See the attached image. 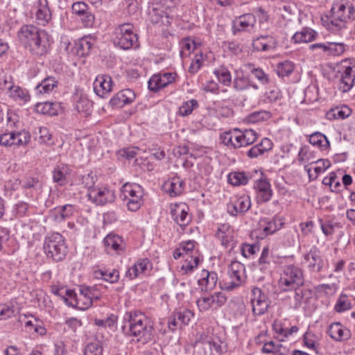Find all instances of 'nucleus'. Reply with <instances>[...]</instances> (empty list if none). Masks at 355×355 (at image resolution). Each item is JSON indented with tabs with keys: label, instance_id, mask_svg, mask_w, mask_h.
<instances>
[{
	"label": "nucleus",
	"instance_id": "27",
	"mask_svg": "<svg viewBox=\"0 0 355 355\" xmlns=\"http://www.w3.org/2000/svg\"><path fill=\"white\" fill-rule=\"evenodd\" d=\"M318 33L309 27H304L300 31L296 32L292 37L294 43H308L315 40Z\"/></svg>",
	"mask_w": 355,
	"mask_h": 355
},
{
	"label": "nucleus",
	"instance_id": "41",
	"mask_svg": "<svg viewBox=\"0 0 355 355\" xmlns=\"http://www.w3.org/2000/svg\"><path fill=\"white\" fill-rule=\"evenodd\" d=\"M294 69L293 63L291 61H284L277 64L276 71L279 77L289 76Z\"/></svg>",
	"mask_w": 355,
	"mask_h": 355
},
{
	"label": "nucleus",
	"instance_id": "47",
	"mask_svg": "<svg viewBox=\"0 0 355 355\" xmlns=\"http://www.w3.org/2000/svg\"><path fill=\"white\" fill-rule=\"evenodd\" d=\"M214 73L218 78V81L225 86H229L232 81L230 72L226 69L216 70Z\"/></svg>",
	"mask_w": 355,
	"mask_h": 355
},
{
	"label": "nucleus",
	"instance_id": "17",
	"mask_svg": "<svg viewBox=\"0 0 355 355\" xmlns=\"http://www.w3.org/2000/svg\"><path fill=\"white\" fill-rule=\"evenodd\" d=\"M175 76L176 74L173 73L155 74L148 80V89L153 92H157L161 88L172 83L175 80Z\"/></svg>",
	"mask_w": 355,
	"mask_h": 355
},
{
	"label": "nucleus",
	"instance_id": "32",
	"mask_svg": "<svg viewBox=\"0 0 355 355\" xmlns=\"http://www.w3.org/2000/svg\"><path fill=\"white\" fill-rule=\"evenodd\" d=\"M94 40L90 36H85L81 38L76 43L77 53L82 56L89 55L94 46Z\"/></svg>",
	"mask_w": 355,
	"mask_h": 355
},
{
	"label": "nucleus",
	"instance_id": "28",
	"mask_svg": "<svg viewBox=\"0 0 355 355\" xmlns=\"http://www.w3.org/2000/svg\"><path fill=\"white\" fill-rule=\"evenodd\" d=\"M151 268V263L148 259H139L132 267L126 272V276L130 279L136 278L139 274L144 273L148 268Z\"/></svg>",
	"mask_w": 355,
	"mask_h": 355
},
{
	"label": "nucleus",
	"instance_id": "30",
	"mask_svg": "<svg viewBox=\"0 0 355 355\" xmlns=\"http://www.w3.org/2000/svg\"><path fill=\"white\" fill-rule=\"evenodd\" d=\"M216 236L225 248L228 247L234 241L232 230L230 228V225L227 223L222 224L218 227Z\"/></svg>",
	"mask_w": 355,
	"mask_h": 355
},
{
	"label": "nucleus",
	"instance_id": "1",
	"mask_svg": "<svg viewBox=\"0 0 355 355\" xmlns=\"http://www.w3.org/2000/svg\"><path fill=\"white\" fill-rule=\"evenodd\" d=\"M122 330L126 335L136 338L137 342L143 345L153 340L155 335L153 322L138 311L125 313Z\"/></svg>",
	"mask_w": 355,
	"mask_h": 355
},
{
	"label": "nucleus",
	"instance_id": "4",
	"mask_svg": "<svg viewBox=\"0 0 355 355\" xmlns=\"http://www.w3.org/2000/svg\"><path fill=\"white\" fill-rule=\"evenodd\" d=\"M112 42L114 46L123 50L139 46L138 36L133 31L131 24H123L116 27L112 35Z\"/></svg>",
	"mask_w": 355,
	"mask_h": 355
},
{
	"label": "nucleus",
	"instance_id": "25",
	"mask_svg": "<svg viewBox=\"0 0 355 355\" xmlns=\"http://www.w3.org/2000/svg\"><path fill=\"white\" fill-rule=\"evenodd\" d=\"M103 244L105 250L107 254L119 253L124 248L121 237L114 234H108L103 239Z\"/></svg>",
	"mask_w": 355,
	"mask_h": 355
},
{
	"label": "nucleus",
	"instance_id": "35",
	"mask_svg": "<svg viewBox=\"0 0 355 355\" xmlns=\"http://www.w3.org/2000/svg\"><path fill=\"white\" fill-rule=\"evenodd\" d=\"M74 211V207L72 205L67 204L62 207H58L55 209L54 218L58 222H61L67 218L71 217Z\"/></svg>",
	"mask_w": 355,
	"mask_h": 355
},
{
	"label": "nucleus",
	"instance_id": "31",
	"mask_svg": "<svg viewBox=\"0 0 355 355\" xmlns=\"http://www.w3.org/2000/svg\"><path fill=\"white\" fill-rule=\"evenodd\" d=\"M59 107L60 105L58 103L46 101L37 103L35 110L42 114L55 116L58 114Z\"/></svg>",
	"mask_w": 355,
	"mask_h": 355
},
{
	"label": "nucleus",
	"instance_id": "59",
	"mask_svg": "<svg viewBox=\"0 0 355 355\" xmlns=\"http://www.w3.org/2000/svg\"><path fill=\"white\" fill-rule=\"evenodd\" d=\"M14 83L10 76H3L0 77V89L6 90L8 92L12 89Z\"/></svg>",
	"mask_w": 355,
	"mask_h": 355
},
{
	"label": "nucleus",
	"instance_id": "26",
	"mask_svg": "<svg viewBox=\"0 0 355 355\" xmlns=\"http://www.w3.org/2000/svg\"><path fill=\"white\" fill-rule=\"evenodd\" d=\"M69 166L64 164L57 165L53 171V180L60 186H64L68 183L67 176L70 174Z\"/></svg>",
	"mask_w": 355,
	"mask_h": 355
},
{
	"label": "nucleus",
	"instance_id": "57",
	"mask_svg": "<svg viewBox=\"0 0 355 355\" xmlns=\"http://www.w3.org/2000/svg\"><path fill=\"white\" fill-rule=\"evenodd\" d=\"M270 259H269V249L268 247L264 248L262 250L261 257L259 259V263L261 267V270H266L268 268V266L270 265Z\"/></svg>",
	"mask_w": 355,
	"mask_h": 355
},
{
	"label": "nucleus",
	"instance_id": "38",
	"mask_svg": "<svg viewBox=\"0 0 355 355\" xmlns=\"http://www.w3.org/2000/svg\"><path fill=\"white\" fill-rule=\"evenodd\" d=\"M95 273L98 278L102 279L111 284L116 283L119 279V272L116 269H113L111 271L108 270H99L96 271Z\"/></svg>",
	"mask_w": 355,
	"mask_h": 355
},
{
	"label": "nucleus",
	"instance_id": "19",
	"mask_svg": "<svg viewBox=\"0 0 355 355\" xmlns=\"http://www.w3.org/2000/svg\"><path fill=\"white\" fill-rule=\"evenodd\" d=\"M217 282L218 275L216 272L202 270L201 277L198 280V284L202 291L209 292L215 288Z\"/></svg>",
	"mask_w": 355,
	"mask_h": 355
},
{
	"label": "nucleus",
	"instance_id": "46",
	"mask_svg": "<svg viewBox=\"0 0 355 355\" xmlns=\"http://www.w3.org/2000/svg\"><path fill=\"white\" fill-rule=\"evenodd\" d=\"M9 95L14 98L23 100L25 102L28 101L30 98L26 90L21 89L19 86H15V85L12 89L10 90Z\"/></svg>",
	"mask_w": 355,
	"mask_h": 355
},
{
	"label": "nucleus",
	"instance_id": "61",
	"mask_svg": "<svg viewBox=\"0 0 355 355\" xmlns=\"http://www.w3.org/2000/svg\"><path fill=\"white\" fill-rule=\"evenodd\" d=\"M241 131L237 129H235L233 131L232 134V141H233V146L234 148H239L242 146H244V143H243V138H242Z\"/></svg>",
	"mask_w": 355,
	"mask_h": 355
},
{
	"label": "nucleus",
	"instance_id": "18",
	"mask_svg": "<svg viewBox=\"0 0 355 355\" xmlns=\"http://www.w3.org/2000/svg\"><path fill=\"white\" fill-rule=\"evenodd\" d=\"M135 98V92L130 89H123L115 94L110 101V104L113 107H122L125 105L130 104Z\"/></svg>",
	"mask_w": 355,
	"mask_h": 355
},
{
	"label": "nucleus",
	"instance_id": "36",
	"mask_svg": "<svg viewBox=\"0 0 355 355\" xmlns=\"http://www.w3.org/2000/svg\"><path fill=\"white\" fill-rule=\"evenodd\" d=\"M309 142L313 146L319 147L321 150H326L329 146V141L327 137L319 132L310 135Z\"/></svg>",
	"mask_w": 355,
	"mask_h": 355
},
{
	"label": "nucleus",
	"instance_id": "6",
	"mask_svg": "<svg viewBox=\"0 0 355 355\" xmlns=\"http://www.w3.org/2000/svg\"><path fill=\"white\" fill-rule=\"evenodd\" d=\"M44 250L49 257L56 261H62L67 252L64 239L59 233H53L46 237Z\"/></svg>",
	"mask_w": 355,
	"mask_h": 355
},
{
	"label": "nucleus",
	"instance_id": "50",
	"mask_svg": "<svg viewBox=\"0 0 355 355\" xmlns=\"http://www.w3.org/2000/svg\"><path fill=\"white\" fill-rule=\"evenodd\" d=\"M282 225V223H278V221L275 218L267 221L266 226L263 229L265 235L267 236L275 233L281 228Z\"/></svg>",
	"mask_w": 355,
	"mask_h": 355
},
{
	"label": "nucleus",
	"instance_id": "12",
	"mask_svg": "<svg viewBox=\"0 0 355 355\" xmlns=\"http://www.w3.org/2000/svg\"><path fill=\"white\" fill-rule=\"evenodd\" d=\"M251 207V200L248 196H234L227 204V211L232 216L244 215Z\"/></svg>",
	"mask_w": 355,
	"mask_h": 355
},
{
	"label": "nucleus",
	"instance_id": "10",
	"mask_svg": "<svg viewBox=\"0 0 355 355\" xmlns=\"http://www.w3.org/2000/svg\"><path fill=\"white\" fill-rule=\"evenodd\" d=\"M88 199L98 206L112 203L115 200L113 190L105 187H97L87 194Z\"/></svg>",
	"mask_w": 355,
	"mask_h": 355
},
{
	"label": "nucleus",
	"instance_id": "58",
	"mask_svg": "<svg viewBox=\"0 0 355 355\" xmlns=\"http://www.w3.org/2000/svg\"><path fill=\"white\" fill-rule=\"evenodd\" d=\"M72 11L74 14L80 16L85 13L87 10H88L89 6L83 1H78L73 3L71 7Z\"/></svg>",
	"mask_w": 355,
	"mask_h": 355
},
{
	"label": "nucleus",
	"instance_id": "43",
	"mask_svg": "<svg viewBox=\"0 0 355 355\" xmlns=\"http://www.w3.org/2000/svg\"><path fill=\"white\" fill-rule=\"evenodd\" d=\"M198 107V103L195 99H191L184 102L179 107V114L182 116H187L191 114L193 110Z\"/></svg>",
	"mask_w": 355,
	"mask_h": 355
},
{
	"label": "nucleus",
	"instance_id": "9",
	"mask_svg": "<svg viewBox=\"0 0 355 355\" xmlns=\"http://www.w3.org/2000/svg\"><path fill=\"white\" fill-rule=\"evenodd\" d=\"M339 82L338 87L343 93L349 92L355 83V64H343L338 71Z\"/></svg>",
	"mask_w": 355,
	"mask_h": 355
},
{
	"label": "nucleus",
	"instance_id": "11",
	"mask_svg": "<svg viewBox=\"0 0 355 355\" xmlns=\"http://www.w3.org/2000/svg\"><path fill=\"white\" fill-rule=\"evenodd\" d=\"M304 263L311 273H319L324 266V261L321 255V252L316 247H312L310 250L304 255Z\"/></svg>",
	"mask_w": 355,
	"mask_h": 355
},
{
	"label": "nucleus",
	"instance_id": "23",
	"mask_svg": "<svg viewBox=\"0 0 355 355\" xmlns=\"http://www.w3.org/2000/svg\"><path fill=\"white\" fill-rule=\"evenodd\" d=\"M183 185L184 182L179 177L174 176L163 184L162 189L170 196L175 197L182 193Z\"/></svg>",
	"mask_w": 355,
	"mask_h": 355
},
{
	"label": "nucleus",
	"instance_id": "13",
	"mask_svg": "<svg viewBox=\"0 0 355 355\" xmlns=\"http://www.w3.org/2000/svg\"><path fill=\"white\" fill-rule=\"evenodd\" d=\"M252 295L251 304L253 314L254 315L264 314L269 306V300L267 295L260 288L255 287L252 290Z\"/></svg>",
	"mask_w": 355,
	"mask_h": 355
},
{
	"label": "nucleus",
	"instance_id": "3",
	"mask_svg": "<svg viewBox=\"0 0 355 355\" xmlns=\"http://www.w3.org/2000/svg\"><path fill=\"white\" fill-rule=\"evenodd\" d=\"M331 16L327 22V29L336 32L345 28L347 21L355 20V8L350 3H337L331 9Z\"/></svg>",
	"mask_w": 355,
	"mask_h": 355
},
{
	"label": "nucleus",
	"instance_id": "52",
	"mask_svg": "<svg viewBox=\"0 0 355 355\" xmlns=\"http://www.w3.org/2000/svg\"><path fill=\"white\" fill-rule=\"evenodd\" d=\"M135 189H139V184L125 183L121 187L120 198L123 200H126L129 198L130 192H135Z\"/></svg>",
	"mask_w": 355,
	"mask_h": 355
},
{
	"label": "nucleus",
	"instance_id": "15",
	"mask_svg": "<svg viewBox=\"0 0 355 355\" xmlns=\"http://www.w3.org/2000/svg\"><path fill=\"white\" fill-rule=\"evenodd\" d=\"M192 316V313L188 309L175 311L168 318V328L171 331H175L182 326L188 324Z\"/></svg>",
	"mask_w": 355,
	"mask_h": 355
},
{
	"label": "nucleus",
	"instance_id": "21",
	"mask_svg": "<svg viewBox=\"0 0 355 355\" xmlns=\"http://www.w3.org/2000/svg\"><path fill=\"white\" fill-rule=\"evenodd\" d=\"M35 17L37 24L42 26H45L51 19V12L47 0L37 1Z\"/></svg>",
	"mask_w": 355,
	"mask_h": 355
},
{
	"label": "nucleus",
	"instance_id": "45",
	"mask_svg": "<svg viewBox=\"0 0 355 355\" xmlns=\"http://www.w3.org/2000/svg\"><path fill=\"white\" fill-rule=\"evenodd\" d=\"M250 87V80L244 76L236 77L233 81V87L236 91H243Z\"/></svg>",
	"mask_w": 355,
	"mask_h": 355
},
{
	"label": "nucleus",
	"instance_id": "2",
	"mask_svg": "<svg viewBox=\"0 0 355 355\" xmlns=\"http://www.w3.org/2000/svg\"><path fill=\"white\" fill-rule=\"evenodd\" d=\"M20 42L33 54L42 55L49 47V36L44 31L33 25H24L18 32Z\"/></svg>",
	"mask_w": 355,
	"mask_h": 355
},
{
	"label": "nucleus",
	"instance_id": "14",
	"mask_svg": "<svg viewBox=\"0 0 355 355\" xmlns=\"http://www.w3.org/2000/svg\"><path fill=\"white\" fill-rule=\"evenodd\" d=\"M256 21L255 16L251 13H246L239 16L232 22V34L236 35L241 32L251 31L254 29Z\"/></svg>",
	"mask_w": 355,
	"mask_h": 355
},
{
	"label": "nucleus",
	"instance_id": "7",
	"mask_svg": "<svg viewBox=\"0 0 355 355\" xmlns=\"http://www.w3.org/2000/svg\"><path fill=\"white\" fill-rule=\"evenodd\" d=\"M229 272L231 281L223 284L220 283V286L223 290L232 291L241 286L246 280L245 267L239 261L231 262Z\"/></svg>",
	"mask_w": 355,
	"mask_h": 355
},
{
	"label": "nucleus",
	"instance_id": "56",
	"mask_svg": "<svg viewBox=\"0 0 355 355\" xmlns=\"http://www.w3.org/2000/svg\"><path fill=\"white\" fill-rule=\"evenodd\" d=\"M128 209L132 211H135L139 209L141 205V195L133 196V198L126 199Z\"/></svg>",
	"mask_w": 355,
	"mask_h": 355
},
{
	"label": "nucleus",
	"instance_id": "16",
	"mask_svg": "<svg viewBox=\"0 0 355 355\" xmlns=\"http://www.w3.org/2000/svg\"><path fill=\"white\" fill-rule=\"evenodd\" d=\"M309 49L319 50L327 55L335 56L343 53L345 50V44L343 42L315 43L309 46Z\"/></svg>",
	"mask_w": 355,
	"mask_h": 355
},
{
	"label": "nucleus",
	"instance_id": "8",
	"mask_svg": "<svg viewBox=\"0 0 355 355\" xmlns=\"http://www.w3.org/2000/svg\"><path fill=\"white\" fill-rule=\"evenodd\" d=\"M78 293L73 290H67L66 295L73 299L76 304L73 305L80 310H87L92 306L91 296L92 291L89 286H80L78 288Z\"/></svg>",
	"mask_w": 355,
	"mask_h": 355
},
{
	"label": "nucleus",
	"instance_id": "29",
	"mask_svg": "<svg viewBox=\"0 0 355 355\" xmlns=\"http://www.w3.org/2000/svg\"><path fill=\"white\" fill-rule=\"evenodd\" d=\"M329 335L335 340H346L350 337V331L344 328L339 322L332 324L328 331Z\"/></svg>",
	"mask_w": 355,
	"mask_h": 355
},
{
	"label": "nucleus",
	"instance_id": "22",
	"mask_svg": "<svg viewBox=\"0 0 355 355\" xmlns=\"http://www.w3.org/2000/svg\"><path fill=\"white\" fill-rule=\"evenodd\" d=\"M112 78L107 75H98L94 83V89L95 93L104 98L112 88Z\"/></svg>",
	"mask_w": 355,
	"mask_h": 355
},
{
	"label": "nucleus",
	"instance_id": "54",
	"mask_svg": "<svg viewBox=\"0 0 355 355\" xmlns=\"http://www.w3.org/2000/svg\"><path fill=\"white\" fill-rule=\"evenodd\" d=\"M214 309H218L224 305L227 301L225 295L221 292H216L211 295Z\"/></svg>",
	"mask_w": 355,
	"mask_h": 355
},
{
	"label": "nucleus",
	"instance_id": "63",
	"mask_svg": "<svg viewBox=\"0 0 355 355\" xmlns=\"http://www.w3.org/2000/svg\"><path fill=\"white\" fill-rule=\"evenodd\" d=\"M211 295L209 297H203L197 301L198 306L202 310H208L210 308H214Z\"/></svg>",
	"mask_w": 355,
	"mask_h": 355
},
{
	"label": "nucleus",
	"instance_id": "49",
	"mask_svg": "<svg viewBox=\"0 0 355 355\" xmlns=\"http://www.w3.org/2000/svg\"><path fill=\"white\" fill-rule=\"evenodd\" d=\"M243 143L245 146L252 144L257 139V132L252 129H246L244 131H241Z\"/></svg>",
	"mask_w": 355,
	"mask_h": 355
},
{
	"label": "nucleus",
	"instance_id": "53",
	"mask_svg": "<svg viewBox=\"0 0 355 355\" xmlns=\"http://www.w3.org/2000/svg\"><path fill=\"white\" fill-rule=\"evenodd\" d=\"M15 309L12 305L0 304V320H6L14 316Z\"/></svg>",
	"mask_w": 355,
	"mask_h": 355
},
{
	"label": "nucleus",
	"instance_id": "40",
	"mask_svg": "<svg viewBox=\"0 0 355 355\" xmlns=\"http://www.w3.org/2000/svg\"><path fill=\"white\" fill-rule=\"evenodd\" d=\"M270 117L271 114L270 112L266 110H260L250 114L246 119L248 122L255 123L261 121H266Z\"/></svg>",
	"mask_w": 355,
	"mask_h": 355
},
{
	"label": "nucleus",
	"instance_id": "51",
	"mask_svg": "<svg viewBox=\"0 0 355 355\" xmlns=\"http://www.w3.org/2000/svg\"><path fill=\"white\" fill-rule=\"evenodd\" d=\"M303 340L305 346L308 348L316 350L318 338L311 332H306L303 336Z\"/></svg>",
	"mask_w": 355,
	"mask_h": 355
},
{
	"label": "nucleus",
	"instance_id": "55",
	"mask_svg": "<svg viewBox=\"0 0 355 355\" xmlns=\"http://www.w3.org/2000/svg\"><path fill=\"white\" fill-rule=\"evenodd\" d=\"M315 163L318 164V166L314 168L315 175L313 178V179H315L320 173L324 172L331 166V163L328 159H319L315 162Z\"/></svg>",
	"mask_w": 355,
	"mask_h": 355
},
{
	"label": "nucleus",
	"instance_id": "62",
	"mask_svg": "<svg viewBox=\"0 0 355 355\" xmlns=\"http://www.w3.org/2000/svg\"><path fill=\"white\" fill-rule=\"evenodd\" d=\"M85 27H91L94 21V16L89 9L83 15L78 16Z\"/></svg>",
	"mask_w": 355,
	"mask_h": 355
},
{
	"label": "nucleus",
	"instance_id": "44",
	"mask_svg": "<svg viewBox=\"0 0 355 355\" xmlns=\"http://www.w3.org/2000/svg\"><path fill=\"white\" fill-rule=\"evenodd\" d=\"M320 228L322 230V233L326 236H331L336 228H338L340 225L337 223H334L332 221H322V220H320Z\"/></svg>",
	"mask_w": 355,
	"mask_h": 355
},
{
	"label": "nucleus",
	"instance_id": "42",
	"mask_svg": "<svg viewBox=\"0 0 355 355\" xmlns=\"http://www.w3.org/2000/svg\"><path fill=\"white\" fill-rule=\"evenodd\" d=\"M352 305L348 296L345 294H341L335 304L334 310L338 313H341L350 309Z\"/></svg>",
	"mask_w": 355,
	"mask_h": 355
},
{
	"label": "nucleus",
	"instance_id": "33",
	"mask_svg": "<svg viewBox=\"0 0 355 355\" xmlns=\"http://www.w3.org/2000/svg\"><path fill=\"white\" fill-rule=\"evenodd\" d=\"M58 81L53 76L45 78L40 84L37 85L36 90L40 94H49L57 87Z\"/></svg>",
	"mask_w": 355,
	"mask_h": 355
},
{
	"label": "nucleus",
	"instance_id": "20",
	"mask_svg": "<svg viewBox=\"0 0 355 355\" xmlns=\"http://www.w3.org/2000/svg\"><path fill=\"white\" fill-rule=\"evenodd\" d=\"M254 189L258 192L259 198L262 202H266L271 199L272 190L268 180L265 177H261L255 182Z\"/></svg>",
	"mask_w": 355,
	"mask_h": 355
},
{
	"label": "nucleus",
	"instance_id": "24",
	"mask_svg": "<svg viewBox=\"0 0 355 355\" xmlns=\"http://www.w3.org/2000/svg\"><path fill=\"white\" fill-rule=\"evenodd\" d=\"M187 210V206L184 204H181L175 205L171 211L173 220L180 226L184 227L191 221V217L189 216Z\"/></svg>",
	"mask_w": 355,
	"mask_h": 355
},
{
	"label": "nucleus",
	"instance_id": "5",
	"mask_svg": "<svg viewBox=\"0 0 355 355\" xmlns=\"http://www.w3.org/2000/svg\"><path fill=\"white\" fill-rule=\"evenodd\" d=\"M279 284L284 291L296 290L304 285L302 270L294 264L284 266Z\"/></svg>",
	"mask_w": 355,
	"mask_h": 355
},
{
	"label": "nucleus",
	"instance_id": "48",
	"mask_svg": "<svg viewBox=\"0 0 355 355\" xmlns=\"http://www.w3.org/2000/svg\"><path fill=\"white\" fill-rule=\"evenodd\" d=\"M250 72L263 85L269 83V78L264 71L261 68H255L253 65L250 66Z\"/></svg>",
	"mask_w": 355,
	"mask_h": 355
},
{
	"label": "nucleus",
	"instance_id": "34",
	"mask_svg": "<svg viewBox=\"0 0 355 355\" xmlns=\"http://www.w3.org/2000/svg\"><path fill=\"white\" fill-rule=\"evenodd\" d=\"M351 113V109L346 105L340 107H336L327 112V118L329 120L344 119L348 117Z\"/></svg>",
	"mask_w": 355,
	"mask_h": 355
},
{
	"label": "nucleus",
	"instance_id": "60",
	"mask_svg": "<svg viewBox=\"0 0 355 355\" xmlns=\"http://www.w3.org/2000/svg\"><path fill=\"white\" fill-rule=\"evenodd\" d=\"M263 39V36L260 35L253 40L252 47L254 51H270L267 44L266 43H264Z\"/></svg>",
	"mask_w": 355,
	"mask_h": 355
},
{
	"label": "nucleus",
	"instance_id": "37",
	"mask_svg": "<svg viewBox=\"0 0 355 355\" xmlns=\"http://www.w3.org/2000/svg\"><path fill=\"white\" fill-rule=\"evenodd\" d=\"M250 180V176L244 172H232L228 175V182L234 186L245 185Z\"/></svg>",
	"mask_w": 355,
	"mask_h": 355
},
{
	"label": "nucleus",
	"instance_id": "64",
	"mask_svg": "<svg viewBox=\"0 0 355 355\" xmlns=\"http://www.w3.org/2000/svg\"><path fill=\"white\" fill-rule=\"evenodd\" d=\"M103 353V348L98 343H90L87 345L85 354Z\"/></svg>",
	"mask_w": 355,
	"mask_h": 355
},
{
	"label": "nucleus",
	"instance_id": "39",
	"mask_svg": "<svg viewBox=\"0 0 355 355\" xmlns=\"http://www.w3.org/2000/svg\"><path fill=\"white\" fill-rule=\"evenodd\" d=\"M261 351L266 354H279L282 355L286 354L287 349L285 347H282L281 344H276L273 341H270L263 345Z\"/></svg>",
	"mask_w": 355,
	"mask_h": 355
}]
</instances>
